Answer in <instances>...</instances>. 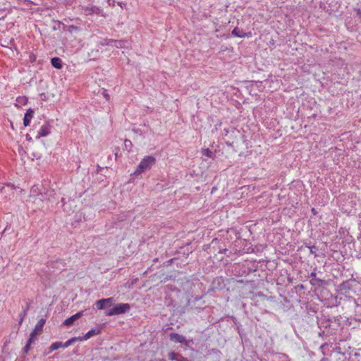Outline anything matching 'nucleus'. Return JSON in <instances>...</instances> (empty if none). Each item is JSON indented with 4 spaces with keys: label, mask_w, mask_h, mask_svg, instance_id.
Returning <instances> with one entry per match:
<instances>
[{
    "label": "nucleus",
    "mask_w": 361,
    "mask_h": 361,
    "mask_svg": "<svg viewBox=\"0 0 361 361\" xmlns=\"http://www.w3.org/2000/svg\"><path fill=\"white\" fill-rule=\"evenodd\" d=\"M156 159L152 156H146L138 164L137 169L134 172V174L139 175L149 169L154 164Z\"/></svg>",
    "instance_id": "obj_1"
},
{
    "label": "nucleus",
    "mask_w": 361,
    "mask_h": 361,
    "mask_svg": "<svg viewBox=\"0 0 361 361\" xmlns=\"http://www.w3.org/2000/svg\"><path fill=\"white\" fill-rule=\"evenodd\" d=\"M130 309V305L128 303H119L113 308L106 311V316H114L123 314Z\"/></svg>",
    "instance_id": "obj_2"
},
{
    "label": "nucleus",
    "mask_w": 361,
    "mask_h": 361,
    "mask_svg": "<svg viewBox=\"0 0 361 361\" xmlns=\"http://www.w3.org/2000/svg\"><path fill=\"white\" fill-rule=\"evenodd\" d=\"M82 11L86 16H90L92 14H98L103 17H105V15L103 13L102 9L100 7L94 5H87L82 7Z\"/></svg>",
    "instance_id": "obj_3"
},
{
    "label": "nucleus",
    "mask_w": 361,
    "mask_h": 361,
    "mask_svg": "<svg viewBox=\"0 0 361 361\" xmlns=\"http://www.w3.org/2000/svg\"><path fill=\"white\" fill-rule=\"evenodd\" d=\"M46 319H40L35 326V329L31 332L30 336L35 338L37 335L40 334L42 331L43 327L45 324Z\"/></svg>",
    "instance_id": "obj_4"
},
{
    "label": "nucleus",
    "mask_w": 361,
    "mask_h": 361,
    "mask_svg": "<svg viewBox=\"0 0 361 361\" xmlns=\"http://www.w3.org/2000/svg\"><path fill=\"white\" fill-rule=\"evenodd\" d=\"M51 126L50 124L45 123V124L42 125L38 131L36 138L39 139L41 137L48 136L51 133Z\"/></svg>",
    "instance_id": "obj_5"
},
{
    "label": "nucleus",
    "mask_w": 361,
    "mask_h": 361,
    "mask_svg": "<svg viewBox=\"0 0 361 361\" xmlns=\"http://www.w3.org/2000/svg\"><path fill=\"white\" fill-rule=\"evenodd\" d=\"M101 333L99 328H93L88 331L83 336L80 337V341H87L94 336L99 335Z\"/></svg>",
    "instance_id": "obj_6"
},
{
    "label": "nucleus",
    "mask_w": 361,
    "mask_h": 361,
    "mask_svg": "<svg viewBox=\"0 0 361 361\" xmlns=\"http://www.w3.org/2000/svg\"><path fill=\"white\" fill-rule=\"evenodd\" d=\"M83 314V312H78V313L72 315L71 317L65 319L63 322V324L67 326H71L73 322L78 319L80 318Z\"/></svg>",
    "instance_id": "obj_7"
},
{
    "label": "nucleus",
    "mask_w": 361,
    "mask_h": 361,
    "mask_svg": "<svg viewBox=\"0 0 361 361\" xmlns=\"http://www.w3.org/2000/svg\"><path fill=\"white\" fill-rule=\"evenodd\" d=\"M34 111L32 109H28L25 114L24 118H23V124L25 126H28L30 124V121L34 116Z\"/></svg>",
    "instance_id": "obj_8"
},
{
    "label": "nucleus",
    "mask_w": 361,
    "mask_h": 361,
    "mask_svg": "<svg viewBox=\"0 0 361 361\" xmlns=\"http://www.w3.org/2000/svg\"><path fill=\"white\" fill-rule=\"evenodd\" d=\"M170 340L176 343H183L185 341V338L177 333H171L169 335Z\"/></svg>",
    "instance_id": "obj_9"
},
{
    "label": "nucleus",
    "mask_w": 361,
    "mask_h": 361,
    "mask_svg": "<svg viewBox=\"0 0 361 361\" xmlns=\"http://www.w3.org/2000/svg\"><path fill=\"white\" fill-rule=\"evenodd\" d=\"M231 34H232V35H233L235 37H240V38L246 37H248L251 36L250 32H249V33L245 32L243 30H241L238 29V27L234 28Z\"/></svg>",
    "instance_id": "obj_10"
},
{
    "label": "nucleus",
    "mask_w": 361,
    "mask_h": 361,
    "mask_svg": "<svg viewBox=\"0 0 361 361\" xmlns=\"http://www.w3.org/2000/svg\"><path fill=\"white\" fill-rule=\"evenodd\" d=\"M51 63L53 67L57 69H61L62 68V61L59 57L52 58L51 60Z\"/></svg>",
    "instance_id": "obj_11"
},
{
    "label": "nucleus",
    "mask_w": 361,
    "mask_h": 361,
    "mask_svg": "<svg viewBox=\"0 0 361 361\" xmlns=\"http://www.w3.org/2000/svg\"><path fill=\"white\" fill-rule=\"evenodd\" d=\"M310 283L312 286L319 287L326 284V281L324 280L320 279L317 277L316 279H310Z\"/></svg>",
    "instance_id": "obj_12"
},
{
    "label": "nucleus",
    "mask_w": 361,
    "mask_h": 361,
    "mask_svg": "<svg viewBox=\"0 0 361 361\" xmlns=\"http://www.w3.org/2000/svg\"><path fill=\"white\" fill-rule=\"evenodd\" d=\"M80 336L73 337V338L68 339L66 342L62 343V348H68L71 345L73 344L75 342L80 341Z\"/></svg>",
    "instance_id": "obj_13"
},
{
    "label": "nucleus",
    "mask_w": 361,
    "mask_h": 361,
    "mask_svg": "<svg viewBox=\"0 0 361 361\" xmlns=\"http://www.w3.org/2000/svg\"><path fill=\"white\" fill-rule=\"evenodd\" d=\"M128 43L127 41L114 39V44L113 47H116V48H125L128 47Z\"/></svg>",
    "instance_id": "obj_14"
},
{
    "label": "nucleus",
    "mask_w": 361,
    "mask_h": 361,
    "mask_svg": "<svg viewBox=\"0 0 361 361\" xmlns=\"http://www.w3.org/2000/svg\"><path fill=\"white\" fill-rule=\"evenodd\" d=\"M169 357L171 360H176V361H183V360L184 359L183 357L179 356L178 354H177L174 352L169 353Z\"/></svg>",
    "instance_id": "obj_15"
},
{
    "label": "nucleus",
    "mask_w": 361,
    "mask_h": 361,
    "mask_svg": "<svg viewBox=\"0 0 361 361\" xmlns=\"http://www.w3.org/2000/svg\"><path fill=\"white\" fill-rule=\"evenodd\" d=\"M97 307L99 310H104L106 306H107L106 303H105L104 299L99 300L95 303Z\"/></svg>",
    "instance_id": "obj_16"
},
{
    "label": "nucleus",
    "mask_w": 361,
    "mask_h": 361,
    "mask_svg": "<svg viewBox=\"0 0 361 361\" xmlns=\"http://www.w3.org/2000/svg\"><path fill=\"white\" fill-rule=\"evenodd\" d=\"M102 46H112L114 44V39H105L102 42H101Z\"/></svg>",
    "instance_id": "obj_17"
},
{
    "label": "nucleus",
    "mask_w": 361,
    "mask_h": 361,
    "mask_svg": "<svg viewBox=\"0 0 361 361\" xmlns=\"http://www.w3.org/2000/svg\"><path fill=\"white\" fill-rule=\"evenodd\" d=\"M60 348H62V342L57 341V342L53 343L51 345L50 350L53 351V350H58Z\"/></svg>",
    "instance_id": "obj_18"
},
{
    "label": "nucleus",
    "mask_w": 361,
    "mask_h": 361,
    "mask_svg": "<svg viewBox=\"0 0 361 361\" xmlns=\"http://www.w3.org/2000/svg\"><path fill=\"white\" fill-rule=\"evenodd\" d=\"M14 189L13 185L11 183L7 184L6 186L0 187V192H6V190H13Z\"/></svg>",
    "instance_id": "obj_19"
},
{
    "label": "nucleus",
    "mask_w": 361,
    "mask_h": 361,
    "mask_svg": "<svg viewBox=\"0 0 361 361\" xmlns=\"http://www.w3.org/2000/svg\"><path fill=\"white\" fill-rule=\"evenodd\" d=\"M307 247L310 250V254L313 255L315 257L318 256V255L317 254V248L315 245Z\"/></svg>",
    "instance_id": "obj_20"
},
{
    "label": "nucleus",
    "mask_w": 361,
    "mask_h": 361,
    "mask_svg": "<svg viewBox=\"0 0 361 361\" xmlns=\"http://www.w3.org/2000/svg\"><path fill=\"white\" fill-rule=\"evenodd\" d=\"M35 338L30 336L29 340L27 341V344L24 347V351L27 353L30 350V345L32 343Z\"/></svg>",
    "instance_id": "obj_21"
},
{
    "label": "nucleus",
    "mask_w": 361,
    "mask_h": 361,
    "mask_svg": "<svg viewBox=\"0 0 361 361\" xmlns=\"http://www.w3.org/2000/svg\"><path fill=\"white\" fill-rule=\"evenodd\" d=\"M202 154L207 157H212L213 156V152L208 148L203 149Z\"/></svg>",
    "instance_id": "obj_22"
},
{
    "label": "nucleus",
    "mask_w": 361,
    "mask_h": 361,
    "mask_svg": "<svg viewBox=\"0 0 361 361\" xmlns=\"http://www.w3.org/2000/svg\"><path fill=\"white\" fill-rule=\"evenodd\" d=\"M17 102L22 104H25L27 102V99L25 97H19L17 98Z\"/></svg>",
    "instance_id": "obj_23"
},
{
    "label": "nucleus",
    "mask_w": 361,
    "mask_h": 361,
    "mask_svg": "<svg viewBox=\"0 0 361 361\" xmlns=\"http://www.w3.org/2000/svg\"><path fill=\"white\" fill-rule=\"evenodd\" d=\"M105 303H106L107 305H111L112 304V302H114V298H105L104 299Z\"/></svg>",
    "instance_id": "obj_24"
},
{
    "label": "nucleus",
    "mask_w": 361,
    "mask_h": 361,
    "mask_svg": "<svg viewBox=\"0 0 361 361\" xmlns=\"http://www.w3.org/2000/svg\"><path fill=\"white\" fill-rule=\"evenodd\" d=\"M27 308L23 311V314H22V315H21V317H20V321H19V324H20L23 322V319H24V317H25V316L26 315V314H27Z\"/></svg>",
    "instance_id": "obj_25"
},
{
    "label": "nucleus",
    "mask_w": 361,
    "mask_h": 361,
    "mask_svg": "<svg viewBox=\"0 0 361 361\" xmlns=\"http://www.w3.org/2000/svg\"><path fill=\"white\" fill-rule=\"evenodd\" d=\"M78 30V27L74 25H71L68 28L69 32L77 31Z\"/></svg>",
    "instance_id": "obj_26"
},
{
    "label": "nucleus",
    "mask_w": 361,
    "mask_h": 361,
    "mask_svg": "<svg viewBox=\"0 0 361 361\" xmlns=\"http://www.w3.org/2000/svg\"><path fill=\"white\" fill-rule=\"evenodd\" d=\"M310 279H316L317 278V274L315 271H312L311 274H310Z\"/></svg>",
    "instance_id": "obj_27"
},
{
    "label": "nucleus",
    "mask_w": 361,
    "mask_h": 361,
    "mask_svg": "<svg viewBox=\"0 0 361 361\" xmlns=\"http://www.w3.org/2000/svg\"><path fill=\"white\" fill-rule=\"evenodd\" d=\"M104 97L107 99L109 100V95L106 93V92H104Z\"/></svg>",
    "instance_id": "obj_28"
},
{
    "label": "nucleus",
    "mask_w": 361,
    "mask_h": 361,
    "mask_svg": "<svg viewBox=\"0 0 361 361\" xmlns=\"http://www.w3.org/2000/svg\"><path fill=\"white\" fill-rule=\"evenodd\" d=\"M26 139H27V140H31L32 137L30 136V135L27 134L26 135Z\"/></svg>",
    "instance_id": "obj_29"
},
{
    "label": "nucleus",
    "mask_w": 361,
    "mask_h": 361,
    "mask_svg": "<svg viewBox=\"0 0 361 361\" xmlns=\"http://www.w3.org/2000/svg\"><path fill=\"white\" fill-rule=\"evenodd\" d=\"M64 200H65V199H64V198H62V199H61V202H62V203H63V207H65ZM63 209H64V210H66V207H64V208H63Z\"/></svg>",
    "instance_id": "obj_30"
},
{
    "label": "nucleus",
    "mask_w": 361,
    "mask_h": 361,
    "mask_svg": "<svg viewBox=\"0 0 361 361\" xmlns=\"http://www.w3.org/2000/svg\"><path fill=\"white\" fill-rule=\"evenodd\" d=\"M312 212L315 215L317 214V211L314 208L312 209Z\"/></svg>",
    "instance_id": "obj_31"
},
{
    "label": "nucleus",
    "mask_w": 361,
    "mask_h": 361,
    "mask_svg": "<svg viewBox=\"0 0 361 361\" xmlns=\"http://www.w3.org/2000/svg\"><path fill=\"white\" fill-rule=\"evenodd\" d=\"M226 251H227V249H224V250H220L219 253H226Z\"/></svg>",
    "instance_id": "obj_32"
},
{
    "label": "nucleus",
    "mask_w": 361,
    "mask_h": 361,
    "mask_svg": "<svg viewBox=\"0 0 361 361\" xmlns=\"http://www.w3.org/2000/svg\"><path fill=\"white\" fill-rule=\"evenodd\" d=\"M127 142H129L130 143V141H128V140H125V142L126 143Z\"/></svg>",
    "instance_id": "obj_33"
}]
</instances>
